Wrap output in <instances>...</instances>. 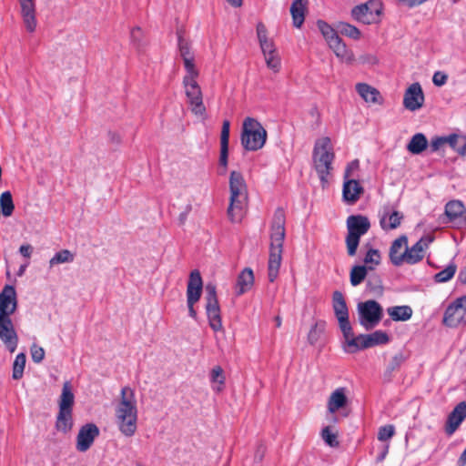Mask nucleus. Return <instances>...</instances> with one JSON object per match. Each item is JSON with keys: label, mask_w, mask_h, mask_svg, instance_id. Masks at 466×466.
I'll list each match as a JSON object with an SVG mask.
<instances>
[{"label": "nucleus", "mask_w": 466, "mask_h": 466, "mask_svg": "<svg viewBox=\"0 0 466 466\" xmlns=\"http://www.w3.org/2000/svg\"><path fill=\"white\" fill-rule=\"evenodd\" d=\"M448 76L446 74L437 71L432 76V82L437 86H441L447 82Z\"/></svg>", "instance_id": "obj_55"}, {"label": "nucleus", "mask_w": 466, "mask_h": 466, "mask_svg": "<svg viewBox=\"0 0 466 466\" xmlns=\"http://www.w3.org/2000/svg\"><path fill=\"white\" fill-rule=\"evenodd\" d=\"M466 417V402L459 403L448 418L447 432L453 433Z\"/></svg>", "instance_id": "obj_32"}, {"label": "nucleus", "mask_w": 466, "mask_h": 466, "mask_svg": "<svg viewBox=\"0 0 466 466\" xmlns=\"http://www.w3.org/2000/svg\"><path fill=\"white\" fill-rule=\"evenodd\" d=\"M17 307L16 292L14 287L5 286L0 293V319H10Z\"/></svg>", "instance_id": "obj_17"}, {"label": "nucleus", "mask_w": 466, "mask_h": 466, "mask_svg": "<svg viewBox=\"0 0 466 466\" xmlns=\"http://www.w3.org/2000/svg\"><path fill=\"white\" fill-rule=\"evenodd\" d=\"M448 145L458 155L466 156V136L461 134H451L448 136Z\"/></svg>", "instance_id": "obj_36"}, {"label": "nucleus", "mask_w": 466, "mask_h": 466, "mask_svg": "<svg viewBox=\"0 0 466 466\" xmlns=\"http://www.w3.org/2000/svg\"><path fill=\"white\" fill-rule=\"evenodd\" d=\"M445 215L453 227L466 228V208L460 200H451L445 206Z\"/></svg>", "instance_id": "obj_16"}, {"label": "nucleus", "mask_w": 466, "mask_h": 466, "mask_svg": "<svg viewBox=\"0 0 466 466\" xmlns=\"http://www.w3.org/2000/svg\"><path fill=\"white\" fill-rule=\"evenodd\" d=\"M25 360L26 357L25 353H19L16 355L13 364L12 377L14 380H19L23 377Z\"/></svg>", "instance_id": "obj_44"}, {"label": "nucleus", "mask_w": 466, "mask_h": 466, "mask_svg": "<svg viewBox=\"0 0 466 466\" xmlns=\"http://www.w3.org/2000/svg\"><path fill=\"white\" fill-rule=\"evenodd\" d=\"M33 247L30 244H23L19 248V253L24 258H29L33 253Z\"/></svg>", "instance_id": "obj_56"}, {"label": "nucleus", "mask_w": 466, "mask_h": 466, "mask_svg": "<svg viewBox=\"0 0 466 466\" xmlns=\"http://www.w3.org/2000/svg\"><path fill=\"white\" fill-rule=\"evenodd\" d=\"M210 384L213 391L219 393L224 390L226 384V376L220 366L212 368L209 374Z\"/></svg>", "instance_id": "obj_33"}, {"label": "nucleus", "mask_w": 466, "mask_h": 466, "mask_svg": "<svg viewBox=\"0 0 466 466\" xmlns=\"http://www.w3.org/2000/svg\"><path fill=\"white\" fill-rule=\"evenodd\" d=\"M229 190L228 216L232 222H240L245 216L248 202L247 185L241 173L238 171L230 173Z\"/></svg>", "instance_id": "obj_3"}, {"label": "nucleus", "mask_w": 466, "mask_h": 466, "mask_svg": "<svg viewBox=\"0 0 466 466\" xmlns=\"http://www.w3.org/2000/svg\"><path fill=\"white\" fill-rule=\"evenodd\" d=\"M381 14V5L377 1H369L355 6L351 15L353 18L366 25L376 23Z\"/></svg>", "instance_id": "obj_13"}, {"label": "nucleus", "mask_w": 466, "mask_h": 466, "mask_svg": "<svg viewBox=\"0 0 466 466\" xmlns=\"http://www.w3.org/2000/svg\"><path fill=\"white\" fill-rule=\"evenodd\" d=\"M358 312L360 323L366 329H370L376 327L383 316V309L381 306L373 299L360 303L358 305Z\"/></svg>", "instance_id": "obj_10"}, {"label": "nucleus", "mask_w": 466, "mask_h": 466, "mask_svg": "<svg viewBox=\"0 0 466 466\" xmlns=\"http://www.w3.org/2000/svg\"><path fill=\"white\" fill-rule=\"evenodd\" d=\"M275 322H276V326H277L278 328H279V327H280V325H281V319H280V317H279V316H277V317L275 318Z\"/></svg>", "instance_id": "obj_64"}, {"label": "nucleus", "mask_w": 466, "mask_h": 466, "mask_svg": "<svg viewBox=\"0 0 466 466\" xmlns=\"http://www.w3.org/2000/svg\"><path fill=\"white\" fill-rule=\"evenodd\" d=\"M381 257L380 253L378 249L375 248H369L365 254V257L363 258V262L365 267L369 270H373L377 266L380 264Z\"/></svg>", "instance_id": "obj_41"}, {"label": "nucleus", "mask_w": 466, "mask_h": 466, "mask_svg": "<svg viewBox=\"0 0 466 466\" xmlns=\"http://www.w3.org/2000/svg\"><path fill=\"white\" fill-rule=\"evenodd\" d=\"M317 25L328 45L331 43V40H336L338 37H339L335 30L326 22L320 20L318 21Z\"/></svg>", "instance_id": "obj_46"}, {"label": "nucleus", "mask_w": 466, "mask_h": 466, "mask_svg": "<svg viewBox=\"0 0 466 466\" xmlns=\"http://www.w3.org/2000/svg\"><path fill=\"white\" fill-rule=\"evenodd\" d=\"M445 145H448V136L434 137L430 142V148L431 152H437L442 149Z\"/></svg>", "instance_id": "obj_52"}, {"label": "nucleus", "mask_w": 466, "mask_h": 466, "mask_svg": "<svg viewBox=\"0 0 466 466\" xmlns=\"http://www.w3.org/2000/svg\"><path fill=\"white\" fill-rule=\"evenodd\" d=\"M342 331L345 343H344V350L348 353H354L358 350L368 349L365 346V335L361 334L359 336H355L351 328V325L349 326V329H340Z\"/></svg>", "instance_id": "obj_23"}, {"label": "nucleus", "mask_w": 466, "mask_h": 466, "mask_svg": "<svg viewBox=\"0 0 466 466\" xmlns=\"http://www.w3.org/2000/svg\"><path fill=\"white\" fill-rule=\"evenodd\" d=\"M0 339L11 352H15L18 344V337L11 319H0Z\"/></svg>", "instance_id": "obj_20"}, {"label": "nucleus", "mask_w": 466, "mask_h": 466, "mask_svg": "<svg viewBox=\"0 0 466 466\" xmlns=\"http://www.w3.org/2000/svg\"><path fill=\"white\" fill-rule=\"evenodd\" d=\"M365 335V346L368 348L375 347L378 345H385L390 341L389 335L383 330H376L370 334Z\"/></svg>", "instance_id": "obj_38"}, {"label": "nucleus", "mask_w": 466, "mask_h": 466, "mask_svg": "<svg viewBox=\"0 0 466 466\" xmlns=\"http://www.w3.org/2000/svg\"><path fill=\"white\" fill-rule=\"evenodd\" d=\"M329 46L341 62L351 64L354 61L355 57L353 52L347 47L346 44L343 43L339 37L336 40H331Z\"/></svg>", "instance_id": "obj_29"}, {"label": "nucleus", "mask_w": 466, "mask_h": 466, "mask_svg": "<svg viewBox=\"0 0 466 466\" xmlns=\"http://www.w3.org/2000/svg\"><path fill=\"white\" fill-rule=\"evenodd\" d=\"M403 361V356L402 354H397L392 358V360L390 362V370H393L397 368H399Z\"/></svg>", "instance_id": "obj_58"}, {"label": "nucleus", "mask_w": 466, "mask_h": 466, "mask_svg": "<svg viewBox=\"0 0 466 466\" xmlns=\"http://www.w3.org/2000/svg\"><path fill=\"white\" fill-rule=\"evenodd\" d=\"M428 145L426 137L422 133H417L411 137L407 149L411 154L419 155L427 148Z\"/></svg>", "instance_id": "obj_37"}, {"label": "nucleus", "mask_w": 466, "mask_h": 466, "mask_svg": "<svg viewBox=\"0 0 466 466\" xmlns=\"http://www.w3.org/2000/svg\"><path fill=\"white\" fill-rule=\"evenodd\" d=\"M367 267L363 265L354 266L350 274V279L352 286L356 287L360 285L366 278L368 274Z\"/></svg>", "instance_id": "obj_42"}, {"label": "nucleus", "mask_w": 466, "mask_h": 466, "mask_svg": "<svg viewBox=\"0 0 466 466\" xmlns=\"http://www.w3.org/2000/svg\"><path fill=\"white\" fill-rule=\"evenodd\" d=\"M199 72L186 73L183 85L191 112L199 117L206 116V107L203 103L201 88L197 81Z\"/></svg>", "instance_id": "obj_7"}, {"label": "nucleus", "mask_w": 466, "mask_h": 466, "mask_svg": "<svg viewBox=\"0 0 466 466\" xmlns=\"http://www.w3.org/2000/svg\"><path fill=\"white\" fill-rule=\"evenodd\" d=\"M198 301H191V302H187V308H188V314L191 318L193 319H196L197 318V312L196 310L194 309V305L195 303H197Z\"/></svg>", "instance_id": "obj_60"}, {"label": "nucleus", "mask_w": 466, "mask_h": 466, "mask_svg": "<svg viewBox=\"0 0 466 466\" xmlns=\"http://www.w3.org/2000/svg\"><path fill=\"white\" fill-rule=\"evenodd\" d=\"M458 279L461 283L466 284V267L460 271Z\"/></svg>", "instance_id": "obj_61"}, {"label": "nucleus", "mask_w": 466, "mask_h": 466, "mask_svg": "<svg viewBox=\"0 0 466 466\" xmlns=\"http://www.w3.org/2000/svg\"><path fill=\"white\" fill-rule=\"evenodd\" d=\"M100 431L94 423L83 425L76 436V448L80 452H85L90 449L95 440L99 436Z\"/></svg>", "instance_id": "obj_15"}, {"label": "nucleus", "mask_w": 466, "mask_h": 466, "mask_svg": "<svg viewBox=\"0 0 466 466\" xmlns=\"http://www.w3.org/2000/svg\"><path fill=\"white\" fill-rule=\"evenodd\" d=\"M179 52L183 59L184 67L186 70V73H194L198 71L196 67L195 62H194V56L190 52L189 46L186 42L179 39Z\"/></svg>", "instance_id": "obj_34"}, {"label": "nucleus", "mask_w": 466, "mask_h": 466, "mask_svg": "<svg viewBox=\"0 0 466 466\" xmlns=\"http://www.w3.org/2000/svg\"><path fill=\"white\" fill-rule=\"evenodd\" d=\"M370 228V220L361 215H352L347 218L348 234L346 237L347 251L349 256L356 255L360 237L365 235Z\"/></svg>", "instance_id": "obj_8"}, {"label": "nucleus", "mask_w": 466, "mask_h": 466, "mask_svg": "<svg viewBox=\"0 0 466 466\" xmlns=\"http://www.w3.org/2000/svg\"><path fill=\"white\" fill-rule=\"evenodd\" d=\"M356 91L366 103L381 105L383 102L380 91L366 83H358Z\"/></svg>", "instance_id": "obj_27"}, {"label": "nucleus", "mask_w": 466, "mask_h": 466, "mask_svg": "<svg viewBox=\"0 0 466 466\" xmlns=\"http://www.w3.org/2000/svg\"><path fill=\"white\" fill-rule=\"evenodd\" d=\"M27 264H28V263H26V264H25V265H23V266H21V267H20L19 271H18V275H19V276H21V275L25 272V268L27 267Z\"/></svg>", "instance_id": "obj_63"}, {"label": "nucleus", "mask_w": 466, "mask_h": 466, "mask_svg": "<svg viewBox=\"0 0 466 466\" xmlns=\"http://www.w3.org/2000/svg\"><path fill=\"white\" fill-rule=\"evenodd\" d=\"M325 330V322H316L308 334V341L310 345H316L321 339Z\"/></svg>", "instance_id": "obj_43"}, {"label": "nucleus", "mask_w": 466, "mask_h": 466, "mask_svg": "<svg viewBox=\"0 0 466 466\" xmlns=\"http://www.w3.org/2000/svg\"><path fill=\"white\" fill-rule=\"evenodd\" d=\"M257 36L268 68L279 73L281 68L279 54L273 40L268 37L266 25L261 22L257 25Z\"/></svg>", "instance_id": "obj_9"}, {"label": "nucleus", "mask_w": 466, "mask_h": 466, "mask_svg": "<svg viewBox=\"0 0 466 466\" xmlns=\"http://www.w3.org/2000/svg\"><path fill=\"white\" fill-rule=\"evenodd\" d=\"M75 395L69 381L63 384L62 392L58 400V413L56 416V429L63 433H67L73 427V406Z\"/></svg>", "instance_id": "obj_6"}, {"label": "nucleus", "mask_w": 466, "mask_h": 466, "mask_svg": "<svg viewBox=\"0 0 466 466\" xmlns=\"http://www.w3.org/2000/svg\"><path fill=\"white\" fill-rule=\"evenodd\" d=\"M131 43L136 49L140 51L144 46L143 32L140 27H134L130 32Z\"/></svg>", "instance_id": "obj_49"}, {"label": "nucleus", "mask_w": 466, "mask_h": 466, "mask_svg": "<svg viewBox=\"0 0 466 466\" xmlns=\"http://www.w3.org/2000/svg\"><path fill=\"white\" fill-rule=\"evenodd\" d=\"M75 259V254L68 249H62L56 252L49 260L50 268L65 263H72Z\"/></svg>", "instance_id": "obj_40"}, {"label": "nucleus", "mask_w": 466, "mask_h": 466, "mask_svg": "<svg viewBox=\"0 0 466 466\" xmlns=\"http://www.w3.org/2000/svg\"><path fill=\"white\" fill-rule=\"evenodd\" d=\"M360 59H361L362 63H369V64H377L378 63L377 57L372 55L363 56Z\"/></svg>", "instance_id": "obj_59"}, {"label": "nucleus", "mask_w": 466, "mask_h": 466, "mask_svg": "<svg viewBox=\"0 0 466 466\" xmlns=\"http://www.w3.org/2000/svg\"><path fill=\"white\" fill-rule=\"evenodd\" d=\"M203 289V281L200 272L194 269L189 274L187 287V302L198 301Z\"/></svg>", "instance_id": "obj_24"}, {"label": "nucleus", "mask_w": 466, "mask_h": 466, "mask_svg": "<svg viewBox=\"0 0 466 466\" xmlns=\"http://www.w3.org/2000/svg\"><path fill=\"white\" fill-rule=\"evenodd\" d=\"M267 131L255 118L247 117L243 121L240 136L242 147L248 151H257L262 148L267 140Z\"/></svg>", "instance_id": "obj_5"}, {"label": "nucleus", "mask_w": 466, "mask_h": 466, "mask_svg": "<svg viewBox=\"0 0 466 466\" xmlns=\"http://www.w3.org/2000/svg\"><path fill=\"white\" fill-rule=\"evenodd\" d=\"M320 435L324 442L329 447L336 448L339 446L338 432L333 431L329 426L323 428Z\"/></svg>", "instance_id": "obj_45"}, {"label": "nucleus", "mask_w": 466, "mask_h": 466, "mask_svg": "<svg viewBox=\"0 0 466 466\" xmlns=\"http://www.w3.org/2000/svg\"><path fill=\"white\" fill-rule=\"evenodd\" d=\"M231 5L238 7L242 5V0H226Z\"/></svg>", "instance_id": "obj_62"}, {"label": "nucleus", "mask_w": 466, "mask_h": 466, "mask_svg": "<svg viewBox=\"0 0 466 466\" xmlns=\"http://www.w3.org/2000/svg\"><path fill=\"white\" fill-rule=\"evenodd\" d=\"M339 31L342 35L354 40H358L361 36L360 31L356 26L348 23H341L339 25Z\"/></svg>", "instance_id": "obj_48"}, {"label": "nucleus", "mask_w": 466, "mask_h": 466, "mask_svg": "<svg viewBox=\"0 0 466 466\" xmlns=\"http://www.w3.org/2000/svg\"><path fill=\"white\" fill-rule=\"evenodd\" d=\"M403 214L391 204L384 205L379 211L380 228L385 231L396 229L403 220Z\"/></svg>", "instance_id": "obj_14"}, {"label": "nucleus", "mask_w": 466, "mask_h": 466, "mask_svg": "<svg viewBox=\"0 0 466 466\" xmlns=\"http://www.w3.org/2000/svg\"><path fill=\"white\" fill-rule=\"evenodd\" d=\"M412 309L408 305L394 306L387 309V313L394 321H407L412 316Z\"/></svg>", "instance_id": "obj_35"}, {"label": "nucleus", "mask_w": 466, "mask_h": 466, "mask_svg": "<svg viewBox=\"0 0 466 466\" xmlns=\"http://www.w3.org/2000/svg\"><path fill=\"white\" fill-rule=\"evenodd\" d=\"M285 238V216L281 209L275 212L270 233V250L268 262V278L270 282L279 276L282 261L283 243Z\"/></svg>", "instance_id": "obj_2"}, {"label": "nucleus", "mask_w": 466, "mask_h": 466, "mask_svg": "<svg viewBox=\"0 0 466 466\" xmlns=\"http://www.w3.org/2000/svg\"><path fill=\"white\" fill-rule=\"evenodd\" d=\"M395 434V428L393 425H385L379 429L378 440L380 441H387L390 440Z\"/></svg>", "instance_id": "obj_50"}, {"label": "nucleus", "mask_w": 466, "mask_h": 466, "mask_svg": "<svg viewBox=\"0 0 466 466\" xmlns=\"http://www.w3.org/2000/svg\"><path fill=\"white\" fill-rule=\"evenodd\" d=\"M308 5V0H293L290 6V14L295 27L300 28L303 25Z\"/></svg>", "instance_id": "obj_31"}, {"label": "nucleus", "mask_w": 466, "mask_h": 466, "mask_svg": "<svg viewBox=\"0 0 466 466\" xmlns=\"http://www.w3.org/2000/svg\"><path fill=\"white\" fill-rule=\"evenodd\" d=\"M363 192L362 187L356 179L344 180L343 185V198L348 203H355L359 200L361 193Z\"/></svg>", "instance_id": "obj_30"}, {"label": "nucleus", "mask_w": 466, "mask_h": 466, "mask_svg": "<svg viewBox=\"0 0 466 466\" xmlns=\"http://www.w3.org/2000/svg\"><path fill=\"white\" fill-rule=\"evenodd\" d=\"M228 146H220V165L226 167L228 164Z\"/></svg>", "instance_id": "obj_57"}, {"label": "nucleus", "mask_w": 466, "mask_h": 466, "mask_svg": "<svg viewBox=\"0 0 466 466\" xmlns=\"http://www.w3.org/2000/svg\"><path fill=\"white\" fill-rule=\"evenodd\" d=\"M443 323L450 328L466 325V296L458 298L447 307Z\"/></svg>", "instance_id": "obj_12"}, {"label": "nucleus", "mask_w": 466, "mask_h": 466, "mask_svg": "<svg viewBox=\"0 0 466 466\" xmlns=\"http://www.w3.org/2000/svg\"><path fill=\"white\" fill-rule=\"evenodd\" d=\"M21 15L26 30L33 33L36 29L35 5L33 0H20Z\"/></svg>", "instance_id": "obj_25"}, {"label": "nucleus", "mask_w": 466, "mask_h": 466, "mask_svg": "<svg viewBox=\"0 0 466 466\" xmlns=\"http://www.w3.org/2000/svg\"><path fill=\"white\" fill-rule=\"evenodd\" d=\"M332 308L338 319L339 329H349V326L350 325L349 320V310L343 294L340 291L333 292Z\"/></svg>", "instance_id": "obj_19"}, {"label": "nucleus", "mask_w": 466, "mask_h": 466, "mask_svg": "<svg viewBox=\"0 0 466 466\" xmlns=\"http://www.w3.org/2000/svg\"><path fill=\"white\" fill-rule=\"evenodd\" d=\"M254 285V274L251 268H244L237 279L236 295L241 296L251 289Z\"/></svg>", "instance_id": "obj_28"}, {"label": "nucleus", "mask_w": 466, "mask_h": 466, "mask_svg": "<svg viewBox=\"0 0 466 466\" xmlns=\"http://www.w3.org/2000/svg\"><path fill=\"white\" fill-rule=\"evenodd\" d=\"M116 426L125 437H133L137 430V406L135 391L130 387H124L119 400L115 407Z\"/></svg>", "instance_id": "obj_1"}, {"label": "nucleus", "mask_w": 466, "mask_h": 466, "mask_svg": "<svg viewBox=\"0 0 466 466\" xmlns=\"http://www.w3.org/2000/svg\"><path fill=\"white\" fill-rule=\"evenodd\" d=\"M31 358L34 362L40 363L45 358V350L42 347L34 344L31 347Z\"/></svg>", "instance_id": "obj_54"}, {"label": "nucleus", "mask_w": 466, "mask_h": 466, "mask_svg": "<svg viewBox=\"0 0 466 466\" xmlns=\"http://www.w3.org/2000/svg\"><path fill=\"white\" fill-rule=\"evenodd\" d=\"M206 311L208 324L214 331L223 329L220 308L217 298V288L215 284L208 283L206 286Z\"/></svg>", "instance_id": "obj_11"}, {"label": "nucleus", "mask_w": 466, "mask_h": 466, "mask_svg": "<svg viewBox=\"0 0 466 466\" xmlns=\"http://www.w3.org/2000/svg\"><path fill=\"white\" fill-rule=\"evenodd\" d=\"M334 159L335 152L331 139L329 137L318 138L312 151V162L322 186L329 181V176L333 170Z\"/></svg>", "instance_id": "obj_4"}, {"label": "nucleus", "mask_w": 466, "mask_h": 466, "mask_svg": "<svg viewBox=\"0 0 466 466\" xmlns=\"http://www.w3.org/2000/svg\"><path fill=\"white\" fill-rule=\"evenodd\" d=\"M424 103V94L419 83L411 84L405 91L403 97V106L410 111H416L422 107Z\"/></svg>", "instance_id": "obj_18"}, {"label": "nucleus", "mask_w": 466, "mask_h": 466, "mask_svg": "<svg viewBox=\"0 0 466 466\" xmlns=\"http://www.w3.org/2000/svg\"><path fill=\"white\" fill-rule=\"evenodd\" d=\"M407 246L408 238L406 236H400L392 242L390 248V258L393 265L400 266L403 264Z\"/></svg>", "instance_id": "obj_26"}, {"label": "nucleus", "mask_w": 466, "mask_h": 466, "mask_svg": "<svg viewBox=\"0 0 466 466\" xmlns=\"http://www.w3.org/2000/svg\"><path fill=\"white\" fill-rule=\"evenodd\" d=\"M360 168V161L358 159L350 162L345 169L344 180L355 179L357 172Z\"/></svg>", "instance_id": "obj_51"}, {"label": "nucleus", "mask_w": 466, "mask_h": 466, "mask_svg": "<svg viewBox=\"0 0 466 466\" xmlns=\"http://www.w3.org/2000/svg\"><path fill=\"white\" fill-rule=\"evenodd\" d=\"M229 128L230 123L228 120H224L220 135V146H228L229 142Z\"/></svg>", "instance_id": "obj_53"}, {"label": "nucleus", "mask_w": 466, "mask_h": 466, "mask_svg": "<svg viewBox=\"0 0 466 466\" xmlns=\"http://www.w3.org/2000/svg\"><path fill=\"white\" fill-rule=\"evenodd\" d=\"M348 392L349 390L345 387H339L330 393L327 402V410L329 413L335 414L349 406L350 400Z\"/></svg>", "instance_id": "obj_22"}, {"label": "nucleus", "mask_w": 466, "mask_h": 466, "mask_svg": "<svg viewBox=\"0 0 466 466\" xmlns=\"http://www.w3.org/2000/svg\"><path fill=\"white\" fill-rule=\"evenodd\" d=\"M0 208L4 217L8 218L13 214L15 210V205L10 191H5L1 194Z\"/></svg>", "instance_id": "obj_39"}, {"label": "nucleus", "mask_w": 466, "mask_h": 466, "mask_svg": "<svg viewBox=\"0 0 466 466\" xmlns=\"http://www.w3.org/2000/svg\"><path fill=\"white\" fill-rule=\"evenodd\" d=\"M431 236L422 237L412 247L406 248L403 263L415 264L420 261L424 257L425 249L432 242Z\"/></svg>", "instance_id": "obj_21"}, {"label": "nucleus", "mask_w": 466, "mask_h": 466, "mask_svg": "<svg viewBox=\"0 0 466 466\" xmlns=\"http://www.w3.org/2000/svg\"><path fill=\"white\" fill-rule=\"evenodd\" d=\"M456 272V266L453 264H451L447 266L443 270L438 272L434 276V279L436 282H446L452 279Z\"/></svg>", "instance_id": "obj_47"}]
</instances>
